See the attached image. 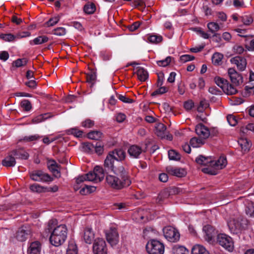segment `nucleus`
Masks as SVG:
<instances>
[{"label": "nucleus", "instance_id": "32", "mask_svg": "<svg viewBox=\"0 0 254 254\" xmlns=\"http://www.w3.org/2000/svg\"><path fill=\"white\" fill-rule=\"evenodd\" d=\"M96 72L93 70H91L86 74V81L90 84V87H92L94 84L96 80Z\"/></svg>", "mask_w": 254, "mask_h": 254}, {"label": "nucleus", "instance_id": "9", "mask_svg": "<svg viewBox=\"0 0 254 254\" xmlns=\"http://www.w3.org/2000/svg\"><path fill=\"white\" fill-rule=\"evenodd\" d=\"M32 233L31 227L29 225H23L17 230L15 238L20 242L25 241Z\"/></svg>", "mask_w": 254, "mask_h": 254}, {"label": "nucleus", "instance_id": "43", "mask_svg": "<svg viewBox=\"0 0 254 254\" xmlns=\"http://www.w3.org/2000/svg\"><path fill=\"white\" fill-rule=\"evenodd\" d=\"M96 190V188L93 186L85 185L84 187L82 188L80 190V193L81 194L85 195L87 193H90L93 192Z\"/></svg>", "mask_w": 254, "mask_h": 254}, {"label": "nucleus", "instance_id": "53", "mask_svg": "<svg viewBox=\"0 0 254 254\" xmlns=\"http://www.w3.org/2000/svg\"><path fill=\"white\" fill-rule=\"evenodd\" d=\"M31 191L36 192H41L44 190V188L38 184H34L30 187Z\"/></svg>", "mask_w": 254, "mask_h": 254}, {"label": "nucleus", "instance_id": "26", "mask_svg": "<svg viewBox=\"0 0 254 254\" xmlns=\"http://www.w3.org/2000/svg\"><path fill=\"white\" fill-rule=\"evenodd\" d=\"M238 142L242 148V151L245 153L248 152L252 146L251 142L247 138H241Z\"/></svg>", "mask_w": 254, "mask_h": 254}, {"label": "nucleus", "instance_id": "13", "mask_svg": "<svg viewBox=\"0 0 254 254\" xmlns=\"http://www.w3.org/2000/svg\"><path fill=\"white\" fill-rule=\"evenodd\" d=\"M31 179L37 182L51 181V177L47 174L44 173L41 171H35L30 174Z\"/></svg>", "mask_w": 254, "mask_h": 254}, {"label": "nucleus", "instance_id": "2", "mask_svg": "<svg viewBox=\"0 0 254 254\" xmlns=\"http://www.w3.org/2000/svg\"><path fill=\"white\" fill-rule=\"evenodd\" d=\"M57 225L56 219L50 220L48 224V229L51 232L50 241L52 245L58 247L62 245L67 237V229L65 225Z\"/></svg>", "mask_w": 254, "mask_h": 254}, {"label": "nucleus", "instance_id": "10", "mask_svg": "<svg viewBox=\"0 0 254 254\" xmlns=\"http://www.w3.org/2000/svg\"><path fill=\"white\" fill-rule=\"evenodd\" d=\"M228 74L232 85L239 86L243 82V78L242 75L239 73L234 68H229L228 70Z\"/></svg>", "mask_w": 254, "mask_h": 254}, {"label": "nucleus", "instance_id": "18", "mask_svg": "<svg viewBox=\"0 0 254 254\" xmlns=\"http://www.w3.org/2000/svg\"><path fill=\"white\" fill-rule=\"evenodd\" d=\"M203 231L205 234V239L208 242L211 241L216 235L214 228L209 225L204 226Z\"/></svg>", "mask_w": 254, "mask_h": 254}, {"label": "nucleus", "instance_id": "62", "mask_svg": "<svg viewBox=\"0 0 254 254\" xmlns=\"http://www.w3.org/2000/svg\"><path fill=\"white\" fill-rule=\"evenodd\" d=\"M81 125L84 127L91 128L94 125V122L90 119H87L82 122Z\"/></svg>", "mask_w": 254, "mask_h": 254}, {"label": "nucleus", "instance_id": "46", "mask_svg": "<svg viewBox=\"0 0 254 254\" xmlns=\"http://www.w3.org/2000/svg\"><path fill=\"white\" fill-rule=\"evenodd\" d=\"M60 16H57L51 18L47 22L45 23V25L47 27L53 26L56 25L60 20Z\"/></svg>", "mask_w": 254, "mask_h": 254}, {"label": "nucleus", "instance_id": "30", "mask_svg": "<svg viewBox=\"0 0 254 254\" xmlns=\"http://www.w3.org/2000/svg\"><path fill=\"white\" fill-rule=\"evenodd\" d=\"M48 167L49 170H50L55 176H60V173L57 169L58 165L55 160H52L49 161L48 162Z\"/></svg>", "mask_w": 254, "mask_h": 254}, {"label": "nucleus", "instance_id": "50", "mask_svg": "<svg viewBox=\"0 0 254 254\" xmlns=\"http://www.w3.org/2000/svg\"><path fill=\"white\" fill-rule=\"evenodd\" d=\"M21 107L26 111H29L32 108L30 102L28 100H24L21 102Z\"/></svg>", "mask_w": 254, "mask_h": 254}, {"label": "nucleus", "instance_id": "54", "mask_svg": "<svg viewBox=\"0 0 254 254\" xmlns=\"http://www.w3.org/2000/svg\"><path fill=\"white\" fill-rule=\"evenodd\" d=\"M192 30L196 32L204 39H208L209 38V35L204 31L202 30L200 28H192Z\"/></svg>", "mask_w": 254, "mask_h": 254}, {"label": "nucleus", "instance_id": "25", "mask_svg": "<svg viewBox=\"0 0 254 254\" xmlns=\"http://www.w3.org/2000/svg\"><path fill=\"white\" fill-rule=\"evenodd\" d=\"M12 153L16 159L26 160L29 157L28 153L22 149L13 150Z\"/></svg>", "mask_w": 254, "mask_h": 254}, {"label": "nucleus", "instance_id": "27", "mask_svg": "<svg viewBox=\"0 0 254 254\" xmlns=\"http://www.w3.org/2000/svg\"><path fill=\"white\" fill-rule=\"evenodd\" d=\"M196 162L202 165H207L208 164H210V165L212 166V160L211 158L209 157H206L203 155H199L195 159Z\"/></svg>", "mask_w": 254, "mask_h": 254}, {"label": "nucleus", "instance_id": "39", "mask_svg": "<svg viewBox=\"0 0 254 254\" xmlns=\"http://www.w3.org/2000/svg\"><path fill=\"white\" fill-rule=\"evenodd\" d=\"M66 254H77V248L73 241H70L69 242L66 250Z\"/></svg>", "mask_w": 254, "mask_h": 254}, {"label": "nucleus", "instance_id": "23", "mask_svg": "<svg viewBox=\"0 0 254 254\" xmlns=\"http://www.w3.org/2000/svg\"><path fill=\"white\" fill-rule=\"evenodd\" d=\"M227 162L225 157L221 156L216 161H212V166L217 169H222L227 165Z\"/></svg>", "mask_w": 254, "mask_h": 254}, {"label": "nucleus", "instance_id": "3", "mask_svg": "<svg viewBox=\"0 0 254 254\" xmlns=\"http://www.w3.org/2000/svg\"><path fill=\"white\" fill-rule=\"evenodd\" d=\"M146 249L149 254H163L164 246L163 243L156 240H151L148 242Z\"/></svg>", "mask_w": 254, "mask_h": 254}, {"label": "nucleus", "instance_id": "45", "mask_svg": "<svg viewBox=\"0 0 254 254\" xmlns=\"http://www.w3.org/2000/svg\"><path fill=\"white\" fill-rule=\"evenodd\" d=\"M168 156L170 160H179L181 159L180 155L174 150L168 151Z\"/></svg>", "mask_w": 254, "mask_h": 254}, {"label": "nucleus", "instance_id": "40", "mask_svg": "<svg viewBox=\"0 0 254 254\" xmlns=\"http://www.w3.org/2000/svg\"><path fill=\"white\" fill-rule=\"evenodd\" d=\"M202 139L203 138H197L196 137H193L190 140V144L193 147H199L204 143V141Z\"/></svg>", "mask_w": 254, "mask_h": 254}, {"label": "nucleus", "instance_id": "48", "mask_svg": "<svg viewBox=\"0 0 254 254\" xmlns=\"http://www.w3.org/2000/svg\"><path fill=\"white\" fill-rule=\"evenodd\" d=\"M241 20L245 25H250L253 22V19L250 15H244L241 17Z\"/></svg>", "mask_w": 254, "mask_h": 254}, {"label": "nucleus", "instance_id": "5", "mask_svg": "<svg viewBox=\"0 0 254 254\" xmlns=\"http://www.w3.org/2000/svg\"><path fill=\"white\" fill-rule=\"evenodd\" d=\"M246 225L245 221L242 219L231 218L228 222V226L230 232L234 234L240 233Z\"/></svg>", "mask_w": 254, "mask_h": 254}, {"label": "nucleus", "instance_id": "28", "mask_svg": "<svg viewBox=\"0 0 254 254\" xmlns=\"http://www.w3.org/2000/svg\"><path fill=\"white\" fill-rule=\"evenodd\" d=\"M110 152L113 155H114V157L116 158V161H122L125 158L126 153L122 149H115Z\"/></svg>", "mask_w": 254, "mask_h": 254}, {"label": "nucleus", "instance_id": "19", "mask_svg": "<svg viewBox=\"0 0 254 254\" xmlns=\"http://www.w3.org/2000/svg\"><path fill=\"white\" fill-rule=\"evenodd\" d=\"M142 152V148L136 145H131L128 149L129 156L133 158H138Z\"/></svg>", "mask_w": 254, "mask_h": 254}, {"label": "nucleus", "instance_id": "11", "mask_svg": "<svg viewBox=\"0 0 254 254\" xmlns=\"http://www.w3.org/2000/svg\"><path fill=\"white\" fill-rule=\"evenodd\" d=\"M105 234L107 241L112 246L118 243L119 235L115 228L111 227L109 230H106Z\"/></svg>", "mask_w": 254, "mask_h": 254}, {"label": "nucleus", "instance_id": "1", "mask_svg": "<svg viewBox=\"0 0 254 254\" xmlns=\"http://www.w3.org/2000/svg\"><path fill=\"white\" fill-rule=\"evenodd\" d=\"M114 175H107L106 181L109 185L115 189H121L131 184L128 174L122 165L119 164L114 169Z\"/></svg>", "mask_w": 254, "mask_h": 254}, {"label": "nucleus", "instance_id": "22", "mask_svg": "<svg viewBox=\"0 0 254 254\" xmlns=\"http://www.w3.org/2000/svg\"><path fill=\"white\" fill-rule=\"evenodd\" d=\"M166 127L162 123H157L155 126V134L159 137L163 138L165 137Z\"/></svg>", "mask_w": 254, "mask_h": 254}, {"label": "nucleus", "instance_id": "60", "mask_svg": "<svg viewBox=\"0 0 254 254\" xmlns=\"http://www.w3.org/2000/svg\"><path fill=\"white\" fill-rule=\"evenodd\" d=\"M168 191L164 190L161 192L158 196L156 201L157 203H160L164 198H166L168 196Z\"/></svg>", "mask_w": 254, "mask_h": 254}, {"label": "nucleus", "instance_id": "20", "mask_svg": "<svg viewBox=\"0 0 254 254\" xmlns=\"http://www.w3.org/2000/svg\"><path fill=\"white\" fill-rule=\"evenodd\" d=\"M41 250V244L35 241L31 243L27 250L28 254H40Z\"/></svg>", "mask_w": 254, "mask_h": 254}, {"label": "nucleus", "instance_id": "58", "mask_svg": "<svg viewBox=\"0 0 254 254\" xmlns=\"http://www.w3.org/2000/svg\"><path fill=\"white\" fill-rule=\"evenodd\" d=\"M53 34L59 36H64L66 34V30L64 27H58L54 30Z\"/></svg>", "mask_w": 254, "mask_h": 254}, {"label": "nucleus", "instance_id": "12", "mask_svg": "<svg viewBox=\"0 0 254 254\" xmlns=\"http://www.w3.org/2000/svg\"><path fill=\"white\" fill-rule=\"evenodd\" d=\"M89 173L92 174L90 177L91 182H100L103 180L105 177V172L103 169L99 166H95L93 171H91Z\"/></svg>", "mask_w": 254, "mask_h": 254}, {"label": "nucleus", "instance_id": "29", "mask_svg": "<svg viewBox=\"0 0 254 254\" xmlns=\"http://www.w3.org/2000/svg\"><path fill=\"white\" fill-rule=\"evenodd\" d=\"M136 73L138 78L141 81H145L148 77V74L146 70L143 67H138L137 68Z\"/></svg>", "mask_w": 254, "mask_h": 254}, {"label": "nucleus", "instance_id": "59", "mask_svg": "<svg viewBox=\"0 0 254 254\" xmlns=\"http://www.w3.org/2000/svg\"><path fill=\"white\" fill-rule=\"evenodd\" d=\"M0 38L5 41L11 42L14 40L15 36L11 34H6L1 35Z\"/></svg>", "mask_w": 254, "mask_h": 254}, {"label": "nucleus", "instance_id": "35", "mask_svg": "<svg viewBox=\"0 0 254 254\" xmlns=\"http://www.w3.org/2000/svg\"><path fill=\"white\" fill-rule=\"evenodd\" d=\"M102 132L98 130L91 131L87 134V137L89 139L96 140H99L102 137Z\"/></svg>", "mask_w": 254, "mask_h": 254}, {"label": "nucleus", "instance_id": "52", "mask_svg": "<svg viewBox=\"0 0 254 254\" xmlns=\"http://www.w3.org/2000/svg\"><path fill=\"white\" fill-rule=\"evenodd\" d=\"M171 61V57H167L165 59L157 62V64L160 66H166L168 65Z\"/></svg>", "mask_w": 254, "mask_h": 254}, {"label": "nucleus", "instance_id": "64", "mask_svg": "<svg viewBox=\"0 0 254 254\" xmlns=\"http://www.w3.org/2000/svg\"><path fill=\"white\" fill-rule=\"evenodd\" d=\"M117 97L120 100L122 101L124 103H131L133 102V100L126 97L125 95L117 94Z\"/></svg>", "mask_w": 254, "mask_h": 254}, {"label": "nucleus", "instance_id": "63", "mask_svg": "<svg viewBox=\"0 0 254 254\" xmlns=\"http://www.w3.org/2000/svg\"><path fill=\"white\" fill-rule=\"evenodd\" d=\"M227 121L231 126H235L237 124V120L235 117L232 115H229L227 116Z\"/></svg>", "mask_w": 254, "mask_h": 254}, {"label": "nucleus", "instance_id": "36", "mask_svg": "<svg viewBox=\"0 0 254 254\" xmlns=\"http://www.w3.org/2000/svg\"><path fill=\"white\" fill-rule=\"evenodd\" d=\"M81 147L83 151L92 153L94 151V145L90 142H83L82 143Z\"/></svg>", "mask_w": 254, "mask_h": 254}, {"label": "nucleus", "instance_id": "15", "mask_svg": "<svg viewBox=\"0 0 254 254\" xmlns=\"http://www.w3.org/2000/svg\"><path fill=\"white\" fill-rule=\"evenodd\" d=\"M230 61L232 64H236L237 68L241 71H244L246 67L247 61L243 57L237 56L232 58Z\"/></svg>", "mask_w": 254, "mask_h": 254}, {"label": "nucleus", "instance_id": "51", "mask_svg": "<svg viewBox=\"0 0 254 254\" xmlns=\"http://www.w3.org/2000/svg\"><path fill=\"white\" fill-rule=\"evenodd\" d=\"M95 152L98 155H101L104 151V145L100 142L96 143L94 145V149Z\"/></svg>", "mask_w": 254, "mask_h": 254}, {"label": "nucleus", "instance_id": "16", "mask_svg": "<svg viewBox=\"0 0 254 254\" xmlns=\"http://www.w3.org/2000/svg\"><path fill=\"white\" fill-rule=\"evenodd\" d=\"M116 160V158L114 157V155L110 152L104 161L105 167L108 170H111L114 172V169H115L116 167L118 166L119 164L122 165L121 163L119 162L118 165L115 166L114 162Z\"/></svg>", "mask_w": 254, "mask_h": 254}, {"label": "nucleus", "instance_id": "4", "mask_svg": "<svg viewBox=\"0 0 254 254\" xmlns=\"http://www.w3.org/2000/svg\"><path fill=\"white\" fill-rule=\"evenodd\" d=\"M215 83L228 95H233L237 92V89L228 81L223 78L216 77L214 78Z\"/></svg>", "mask_w": 254, "mask_h": 254}, {"label": "nucleus", "instance_id": "24", "mask_svg": "<svg viewBox=\"0 0 254 254\" xmlns=\"http://www.w3.org/2000/svg\"><path fill=\"white\" fill-rule=\"evenodd\" d=\"M15 164V158L12 153L2 161V165L6 167H13Z\"/></svg>", "mask_w": 254, "mask_h": 254}, {"label": "nucleus", "instance_id": "7", "mask_svg": "<svg viewBox=\"0 0 254 254\" xmlns=\"http://www.w3.org/2000/svg\"><path fill=\"white\" fill-rule=\"evenodd\" d=\"M217 242L221 246L229 252H232L234 249V244L232 238L226 234H218Z\"/></svg>", "mask_w": 254, "mask_h": 254}, {"label": "nucleus", "instance_id": "55", "mask_svg": "<svg viewBox=\"0 0 254 254\" xmlns=\"http://www.w3.org/2000/svg\"><path fill=\"white\" fill-rule=\"evenodd\" d=\"M167 91V88L165 86H160L159 88L152 93L151 96H156L158 95H161L166 93Z\"/></svg>", "mask_w": 254, "mask_h": 254}, {"label": "nucleus", "instance_id": "8", "mask_svg": "<svg viewBox=\"0 0 254 254\" xmlns=\"http://www.w3.org/2000/svg\"><path fill=\"white\" fill-rule=\"evenodd\" d=\"M94 254H107V249L105 241L101 238L95 240L93 245Z\"/></svg>", "mask_w": 254, "mask_h": 254}, {"label": "nucleus", "instance_id": "41", "mask_svg": "<svg viewBox=\"0 0 254 254\" xmlns=\"http://www.w3.org/2000/svg\"><path fill=\"white\" fill-rule=\"evenodd\" d=\"M223 55L219 53H215L212 57V62L215 65H219L221 64Z\"/></svg>", "mask_w": 254, "mask_h": 254}, {"label": "nucleus", "instance_id": "37", "mask_svg": "<svg viewBox=\"0 0 254 254\" xmlns=\"http://www.w3.org/2000/svg\"><path fill=\"white\" fill-rule=\"evenodd\" d=\"M95 10L96 6L93 3L88 2L83 7L84 12L87 14H91L93 13Z\"/></svg>", "mask_w": 254, "mask_h": 254}, {"label": "nucleus", "instance_id": "42", "mask_svg": "<svg viewBox=\"0 0 254 254\" xmlns=\"http://www.w3.org/2000/svg\"><path fill=\"white\" fill-rule=\"evenodd\" d=\"M162 37L158 35H151L148 37V40L149 42L153 44L160 43L162 41Z\"/></svg>", "mask_w": 254, "mask_h": 254}, {"label": "nucleus", "instance_id": "44", "mask_svg": "<svg viewBox=\"0 0 254 254\" xmlns=\"http://www.w3.org/2000/svg\"><path fill=\"white\" fill-rule=\"evenodd\" d=\"M91 175L92 174L89 172L84 175L80 176L76 179V182L77 184H79L85 181L91 182V180L90 179L91 178H91L90 177Z\"/></svg>", "mask_w": 254, "mask_h": 254}, {"label": "nucleus", "instance_id": "6", "mask_svg": "<svg viewBox=\"0 0 254 254\" xmlns=\"http://www.w3.org/2000/svg\"><path fill=\"white\" fill-rule=\"evenodd\" d=\"M163 234L165 238L171 242H176L180 239L179 232L171 226L165 227L163 229Z\"/></svg>", "mask_w": 254, "mask_h": 254}, {"label": "nucleus", "instance_id": "17", "mask_svg": "<svg viewBox=\"0 0 254 254\" xmlns=\"http://www.w3.org/2000/svg\"><path fill=\"white\" fill-rule=\"evenodd\" d=\"M166 171L168 174L178 177H183L186 175V171L180 168L168 166Z\"/></svg>", "mask_w": 254, "mask_h": 254}, {"label": "nucleus", "instance_id": "31", "mask_svg": "<svg viewBox=\"0 0 254 254\" xmlns=\"http://www.w3.org/2000/svg\"><path fill=\"white\" fill-rule=\"evenodd\" d=\"M192 254H208L205 248L199 245H196L191 250Z\"/></svg>", "mask_w": 254, "mask_h": 254}, {"label": "nucleus", "instance_id": "56", "mask_svg": "<svg viewBox=\"0 0 254 254\" xmlns=\"http://www.w3.org/2000/svg\"><path fill=\"white\" fill-rule=\"evenodd\" d=\"M245 96H249L254 94V85H247L245 87Z\"/></svg>", "mask_w": 254, "mask_h": 254}, {"label": "nucleus", "instance_id": "33", "mask_svg": "<svg viewBox=\"0 0 254 254\" xmlns=\"http://www.w3.org/2000/svg\"><path fill=\"white\" fill-rule=\"evenodd\" d=\"M207 28L209 31L214 34L213 37L219 35L218 34L216 33V32L220 29V26L218 23L214 22H209L207 24Z\"/></svg>", "mask_w": 254, "mask_h": 254}, {"label": "nucleus", "instance_id": "61", "mask_svg": "<svg viewBox=\"0 0 254 254\" xmlns=\"http://www.w3.org/2000/svg\"><path fill=\"white\" fill-rule=\"evenodd\" d=\"M246 212L250 216L254 217V204H249L246 209Z\"/></svg>", "mask_w": 254, "mask_h": 254}, {"label": "nucleus", "instance_id": "47", "mask_svg": "<svg viewBox=\"0 0 254 254\" xmlns=\"http://www.w3.org/2000/svg\"><path fill=\"white\" fill-rule=\"evenodd\" d=\"M67 133L68 134H73L76 137H81L82 135L83 131L80 130H78L76 128H72L68 129L67 130Z\"/></svg>", "mask_w": 254, "mask_h": 254}, {"label": "nucleus", "instance_id": "57", "mask_svg": "<svg viewBox=\"0 0 254 254\" xmlns=\"http://www.w3.org/2000/svg\"><path fill=\"white\" fill-rule=\"evenodd\" d=\"M254 132V124H249L245 127H242L241 131L244 133H247L248 131Z\"/></svg>", "mask_w": 254, "mask_h": 254}, {"label": "nucleus", "instance_id": "38", "mask_svg": "<svg viewBox=\"0 0 254 254\" xmlns=\"http://www.w3.org/2000/svg\"><path fill=\"white\" fill-rule=\"evenodd\" d=\"M49 38L46 36H41L35 38L33 41L30 42L31 45L33 43L35 45H39L48 42Z\"/></svg>", "mask_w": 254, "mask_h": 254}, {"label": "nucleus", "instance_id": "21", "mask_svg": "<svg viewBox=\"0 0 254 254\" xmlns=\"http://www.w3.org/2000/svg\"><path fill=\"white\" fill-rule=\"evenodd\" d=\"M83 239L86 243L90 244L94 239V233L90 228H86L84 231Z\"/></svg>", "mask_w": 254, "mask_h": 254}, {"label": "nucleus", "instance_id": "49", "mask_svg": "<svg viewBox=\"0 0 254 254\" xmlns=\"http://www.w3.org/2000/svg\"><path fill=\"white\" fill-rule=\"evenodd\" d=\"M27 63V60L25 58L18 59L13 62V65L19 67L25 65Z\"/></svg>", "mask_w": 254, "mask_h": 254}, {"label": "nucleus", "instance_id": "34", "mask_svg": "<svg viewBox=\"0 0 254 254\" xmlns=\"http://www.w3.org/2000/svg\"><path fill=\"white\" fill-rule=\"evenodd\" d=\"M172 252L173 254H188L189 252L185 247L176 245L173 246Z\"/></svg>", "mask_w": 254, "mask_h": 254}, {"label": "nucleus", "instance_id": "14", "mask_svg": "<svg viewBox=\"0 0 254 254\" xmlns=\"http://www.w3.org/2000/svg\"><path fill=\"white\" fill-rule=\"evenodd\" d=\"M195 132L200 138H207L210 135L209 129L202 124H199L195 127Z\"/></svg>", "mask_w": 254, "mask_h": 254}]
</instances>
